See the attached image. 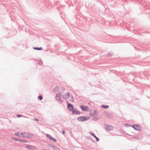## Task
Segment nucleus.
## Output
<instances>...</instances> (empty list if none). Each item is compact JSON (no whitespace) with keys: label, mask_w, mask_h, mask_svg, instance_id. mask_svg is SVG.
<instances>
[{"label":"nucleus","mask_w":150,"mask_h":150,"mask_svg":"<svg viewBox=\"0 0 150 150\" xmlns=\"http://www.w3.org/2000/svg\"><path fill=\"white\" fill-rule=\"evenodd\" d=\"M37 63L40 65H42L43 64V62L41 59L38 60L37 61Z\"/></svg>","instance_id":"obj_15"},{"label":"nucleus","mask_w":150,"mask_h":150,"mask_svg":"<svg viewBox=\"0 0 150 150\" xmlns=\"http://www.w3.org/2000/svg\"><path fill=\"white\" fill-rule=\"evenodd\" d=\"M62 133L63 134H65V131L64 130H63L62 132Z\"/></svg>","instance_id":"obj_31"},{"label":"nucleus","mask_w":150,"mask_h":150,"mask_svg":"<svg viewBox=\"0 0 150 150\" xmlns=\"http://www.w3.org/2000/svg\"><path fill=\"white\" fill-rule=\"evenodd\" d=\"M18 138L15 137H12V139L15 141H17Z\"/></svg>","instance_id":"obj_22"},{"label":"nucleus","mask_w":150,"mask_h":150,"mask_svg":"<svg viewBox=\"0 0 150 150\" xmlns=\"http://www.w3.org/2000/svg\"><path fill=\"white\" fill-rule=\"evenodd\" d=\"M80 107L83 111L86 112L89 110V108L88 106L83 105H81Z\"/></svg>","instance_id":"obj_6"},{"label":"nucleus","mask_w":150,"mask_h":150,"mask_svg":"<svg viewBox=\"0 0 150 150\" xmlns=\"http://www.w3.org/2000/svg\"><path fill=\"white\" fill-rule=\"evenodd\" d=\"M48 146L50 148L53 149L55 146H53L51 144H48Z\"/></svg>","instance_id":"obj_23"},{"label":"nucleus","mask_w":150,"mask_h":150,"mask_svg":"<svg viewBox=\"0 0 150 150\" xmlns=\"http://www.w3.org/2000/svg\"><path fill=\"white\" fill-rule=\"evenodd\" d=\"M21 134H22V137L27 138H31L33 137L32 134L27 132H21Z\"/></svg>","instance_id":"obj_2"},{"label":"nucleus","mask_w":150,"mask_h":150,"mask_svg":"<svg viewBox=\"0 0 150 150\" xmlns=\"http://www.w3.org/2000/svg\"><path fill=\"white\" fill-rule=\"evenodd\" d=\"M129 126H130L128 124H126L125 125V127H128Z\"/></svg>","instance_id":"obj_32"},{"label":"nucleus","mask_w":150,"mask_h":150,"mask_svg":"<svg viewBox=\"0 0 150 150\" xmlns=\"http://www.w3.org/2000/svg\"><path fill=\"white\" fill-rule=\"evenodd\" d=\"M101 107L102 108H105V109H107L109 108V106L108 105H103L101 106Z\"/></svg>","instance_id":"obj_17"},{"label":"nucleus","mask_w":150,"mask_h":150,"mask_svg":"<svg viewBox=\"0 0 150 150\" xmlns=\"http://www.w3.org/2000/svg\"><path fill=\"white\" fill-rule=\"evenodd\" d=\"M113 55V53L111 52H109L108 53V55L110 56L109 57H111V56Z\"/></svg>","instance_id":"obj_21"},{"label":"nucleus","mask_w":150,"mask_h":150,"mask_svg":"<svg viewBox=\"0 0 150 150\" xmlns=\"http://www.w3.org/2000/svg\"><path fill=\"white\" fill-rule=\"evenodd\" d=\"M92 117L93 118V120L95 121L97 120L98 119V118L95 117Z\"/></svg>","instance_id":"obj_25"},{"label":"nucleus","mask_w":150,"mask_h":150,"mask_svg":"<svg viewBox=\"0 0 150 150\" xmlns=\"http://www.w3.org/2000/svg\"><path fill=\"white\" fill-rule=\"evenodd\" d=\"M34 147L33 146L29 145H27L25 146V147L26 148H27L28 149H33L34 148Z\"/></svg>","instance_id":"obj_13"},{"label":"nucleus","mask_w":150,"mask_h":150,"mask_svg":"<svg viewBox=\"0 0 150 150\" xmlns=\"http://www.w3.org/2000/svg\"><path fill=\"white\" fill-rule=\"evenodd\" d=\"M53 149L54 150H61L56 146H54Z\"/></svg>","instance_id":"obj_24"},{"label":"nucleus","mask_w":150,"mask_h":150,"mask_svg":"<svg viewBox=\"0 0 150 150\" xmlns=\"http://www.w3.org/2000/svg\"><path fill=\"white\" fill-rule=\"evenodd\" d=\"M43 98L41 96H39L38 97V99L39 100H41Z\"/></svg>","instance_id":"obj_20"},{"label":"nucleus","mask_w":150,"mask_h":150,"mask_svg":"<svg viewBox=\"0 0 150 150\" xmlns=\"http://www.w3.org/2000/svg\"><path fill=\"white\" fill-rule=\"evenodd\" d=\"M21 139H20L19 138H18L17 141L19 142H21Z\"/></svg>","instance_id":"obj_29"},{"label":"nucleus","mask_w":150,"mask_h":150,"mask_svg":"<svg viewBox=\"0 0 150 150\" xmlns=\"http://www.w3.org/2000/svg\"><path fill=\"white\" fill-rule=\"evenodd\" d=\"M89 133L91 135L93 136L94 137H96V135H95V134L92 133V132H89Z\"/></svg>","instance_id":"obj_19"},{"label":"nucleus","mask_w":150,"mask_h":150,"mask_svg":"<svg viewBox=\"0 0 150 150\" xmlns=\"http://www.w3.org/2000/svg\"><path fill=\"white\" fill-rule=\"evenodd\" d=\"M14 135L19 137H22V134H21V133H20V132H17L15 133Z\"/></svg>","instance_id":"obj_14"},{"label":"nucleus","mask_w":150,"mask_h":150,"mask_svg":"<svg viewBox=\"0 0 150 150\" xmlns=\"http://www.w3.org/2000/svg\"><path fill=\"white\" fill-rule=\"evenodd\" d=\"M97 113V110H94L93 113L91 114V115H90L91 117H95L96 116Z\"/></svg>","instance_id":"obj_12"},{"label":"nucleus","mask_w":150,"mask_h":150,"mask_svg":"<svg viewBox=\"0 0 150 150\" xmlns=\"http://www.w3.org/2000/svg\"><path fill=\"white\" fill-rule=\"evenodd\" d=\"M67 108L70 111H72L74 109L73 105L69 103L67 104Z\"/></svg>","instance_id":"obj_8"},{"label":"nucleus","mask_w":150,"mask_h":150,"mask_svg":"<svg viewBox=\"0 0 150 150\" xmlns=\"http://www.w3.org/2000/svg\"><path fill=\"white\" fill-rule=\"evenodd\" d=\"M132 127L137 131H139L141 129L140 126L139 125H132Z\"/></svg>","instance_id":"obj_4"},{"label":"nucleus","mask_w":150,"mask_h":150,"mask_svg":"<svg viewBox=\"0 0 150 150\" xmlns=\"http://www.w3.org/2000/svg\"><path fill=\"white\" fill-rule=\"evenodd\" d=\"M61 92H59L56 94L55 96L56 100L60 103L62 102V100H61Z\"/></svg>","instance_id":"obj_3"},{"label":"nucleus","mask_w":150,"mask_h":150,"mask_svg":"<svg viewBox=\"0 0 150 150\" xmlns=\"http://www.w3.org/2000/svg\"><path fill=\"white\" fill-rule=\"evenodd\" d=\"M46 137L50 139L53 141L54 142H56L57 141V140L56 139L50 135V134H47L46 135Z\"/></svg>","instance_id":"obj_7"},{"label":"nucleus","mask_w":150,"mask_h":150,"mask_svg":"<svg viewBox=\"0 0 150 150\" xmlns=\"http://www.w3.org/2000/svg\"><path fill=\"white\" fill-rule=\"evenodd\" d=\"M74 99L73 98V97L72 96V99H71V101L72 102H74Z\"/></svg>","instance_id":"obj_30"},{"label":"nucleus","mask_w":150,"mask_h":150,"mask_svg":"<svg viewBox=\"0 0 150 150\" xmlns=\"http://www.w3.org/2000/svg\"><path fill=\"white\" fill-rule=\"evenodd\" d=\"M88 116H82L77 118V120L79 121L84 122L88 120L90 118Z\"/></svg>","instance_id":"obj_1"},{"label":"nucleus","mask_w":150,"mask_h":150,"mask_svg":"<svg viewBox=\"0 0 150 150\" xmlns=\"http://www.w3.org/2000/svg\"><path fill=\"white\" fill-rule=\"evenodd\" d=\"M72 111V114H81V112L79 111L76 109H74Z\"/></svg>","instance_id":"obj_10"},{"label":"nucleus","mask_w":150,"mask_h":150,"mask_svg":"<svg viewBox=\"0 0 150 150\" xmlns=\"http://www.w3.org/2000/svg\"><path fill=\"white\" fill-rule=\"evenodd\" d=\"M27 141L26 140H24L23 139H21V142H23V143H26Z\"/></svg>","instance_id":"obj_27"},{"label":"nucleus","mask_w":150,"mask_h":150,"mask_svg":"<svg viewBox=\"0 0 150 150\" xmlns=\"http://www.w3.org/2000/svg\"><path fill=\"white\" fill-rule=\"evenodd\" d=\"M59 91V88L58 86H56L53 89L52 91L53 92H57Z\"/></svg>","instance_id":"obj_11"},{"label":"nucleus","mask_w":150,"mask_h":150,"mask_svg":"<svg viewBox=\"0 0 150 150\" xmlns=\"http://www.w3.org/2000/svg\"><path fill=\"white\" fill-rule=\"evenodd\" d=\"M105 113L106 116L108 118H111L113 117L112 115L108 112H106Z\"/></svg>","instance_id":"obj_9"},{"label":"nucleus","mask_w":150,"mask_h":150,"mask_svg":"<svg viewBox=\"0 0 150 150\" xmlns=\"http://www.w3.org/2000/svg\"><path fill=\"white\" fill-rule=\"evenodd\" d=\"M17 116L18 117H21L22 115L21 114H18L17 115Z\"/></svg>","instance_id":"obj_28"},{"label":"nucleus","mask_w":150,"mask_h":150,"mask_svg":"<svg viewBox=\"0 0 150 150\" xmlns=\"http://www.w3.org/2000/svg\"><path fill=\"white\" fill-rule=\"evenodd\" d=\"M96 138V141L98 142L99 140V138L97 137L96 136V137H95Z\"/></svg>","instance_id":"obj_26"},{"label":"nucleus","mask_w":150,"mask_h":150,"mask_svg":"<svg viewBox=\"0 0 150 150\" xmlns=\"http://www.w3.org/2000/svg\"><path fill=\"white\" fill-rule=\"evenodd\" d=\"M33 49L35 50H42V47H33Z\"/></svg>","instance_id":"obj_16"},{"label":"nucleus","mask_w":150,"mask_h":150,"mask_svg":"<svg viewBox=\"0 0 150 150\" xmlns=\"http://www.w3.org/2000/svg\"><path fill=\"white\" fill-rule=\"evenodd\" d=\"M92 140H93V139H92ZM92 141H93V142H95L94 141H93V140H92Z\"/></svg>","instance_id":"obj_34"},{"label":"nucleus","mask_w":150,"mask_h":150,"mask_svg":"<svg viewBox=\"0 0 150 150\" xmlns=\"http://www.w3.org/2000/svg\"><path fill=\"white\" fill-rule=\"evenodd\" d=\"M70 96V94L69 92H68L65 95V98H68Z\"/></svg>","instance_id":"obj_18"},{"label":"nucleus","mask_w":150,"mask_h":150,"mask_svg":"<svg viewBox=\"0 0 150 150\" xmlns=\"http://www.w3.org/2000/svg\"><path fill=\"white\" fill-rule=\"evenodd\" d=\"M105 127L106 130L108 131H110L113 129V127L110 125L105 124Z\"/></svg>","instance_id":"obj_5"},{"label":"nucleus","mask_w":150,"mask_h":150,"mask_svg":"<svg viewBox=\"0 0 150 150\" xmlns=\"http://www.w3.org/2000/svg\"><path fill=\"white\" fill-rule=\"evenodd\" d=\"M34 120L36 121H38L39 120L38 119L36 118H34Z\"/></svg>","instance_id":"obj_33"}]
</instances>
